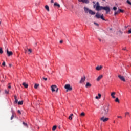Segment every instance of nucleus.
<instances>
[{
  "label": "nucleus",
  "mask_w": 131,
  "mask_h": 131,
  "mask_svg": "<svg viewBox=\"0 0 131 131\" xmlns=\"http://www.w3.org/2000/svg\"><path fill=\"white\" fill-rule=\"evenodd\" d=\"M94 8H96L95 10L96 11H101V10H104V11H106V14H109V13H110V7H109V6H100V3H99V2H97L96 3V4L94 5Z\"/></svg>",
  "instance_id": "obj_1"
},
{
  "label": "nucleus",
  "mask_w": 131,
  "mask_h": 131,
  "mask_svg": "<svg viewBox=\"0 0 131 131\" xmlns=\"http://www.w3.org/2000/svg\"><path fill=\"white\" fill-rule=\"evenodd\" d=\"M109 112V105H106L103 107V110L101 112V115H107Z\"/></svg>",
  "instance_id": "obj_2"
},
{
  "label": "nucleus",
  "mask_w": 131,
  "mask_h": 131,
  "mask_svg": "<svg viewBox=\"0 0 131 131\" xmlns=\"http://www.w3.org/2000/svg\"><path fill=\"white\" fill-rule=\"evenodd\" d=\"M65 89H67L66 92L72 91V87L70 86V84H66L64 86Z\"/></svg>",
  "instance_id": "obj_3"
},
{
  "label": "nucleus",
  "mask_w": 131,
  "mask_h": 131,
  "mask_svg": "<svg viewBox=\"0 0 131 131\" xmlns=\"http://www.w3.org/2000/svg\"><path fill=\"white\" fill-rule=\"evenodd\" d=\"M100 120L101 121H103V122H106L109 120V118H105L104 117H102L100 118Z\"/></svg>",
  "instance_id": "obj_4"
},
{
  "label": "nucleus",
  "mask_w": 131,
  "mask_h": 131,
  "mask_svg": "<svg viewBox=\"0 0 131 131\" xmlns=\"http://www.w3.org/2000/svg\"><path fill=\"white\" fill-rule=\"evenodd\" d=\"M118 77L119 78L120 80H122V81H124V82H125L126 80H125V78H124V77L121 76V75H119L118 76Z\"/></svg>",
  "instance_id": "obj_5"
},
{
  "label": "nucleus",
  "mask_w": 131,
  "mask_h": 131,
  "mask_svg": "<svg viewBox=\"0 0 131 131\" xmlns=\"http://www.w3.org/2000/svg\"><path fill=\"white\" fill-rule=\"evenodd\" d=\"M85 79H86V78L85 77V76H83L81 78L79 82V83H83L84 81H85Z\"/></svg>",
  "instance_id": "obj_6"
},
{
  "label": "nucleus",
  "mask_w": 131,
  "mask_h": 131,
  "mask_svg": "<svg viewBox=\"0 0 131 131\" xmlns=\"http://www.w3.org/2000/svg\"><path fill=\"white\" fill-rule=\"evenodd\" d=\"M78 2H80V3H83V4H89L90 3V1L89 0H78Z\"/></svg>",
  "instance_id": "obj_7"
},
{
  "label": "nucleus",
  "mask_w": 131,
  "mask_h": 131,
  "mask_svg": "<svg viewBox=\"0 0 131 131\" xmlns=\"http://www.w3.org/2000/svg\"><path fill=\"white\" fill-rule=\"evenodd\" d=\"M56 89H57V86L56 85H52L51 86L52 92H56Z\"/></svg>",
  "instance_id": "obj_8"
},
{
  "label": "nucleus",
  "mask_w": 131,
  "mask_h": 131,
  "mask_svg": "<svg viewBox=\"0 0 131 131\" xmlns=\"http://www.w3.org/2000/svg\"><path fill=\"white\" fill-rule=\"evenodd\" d=\"M7 53L8 57H10V56H12L13 55V52L12 51H9V49H7Z\"/></svg>",
  "instance_id": "obj_9"
},
{
  "label": "nucleus",
  "mask_w": 131,
  "mask_h": 131,
  "mask_svg": "<svg viewBox=\"0 0 131 131\" xmlns=\"http://www.w3.org/2000/svg\"><path fill=\"white\" fill-rule=\"evenodd\" d=\"M102 78H103V75H100L98 77L96 80L97 81H100V80H101V79H102Z\"/></svg>",
  "instance_id": "obj_10"
},
{
  "label": "nucleus",
  "mask_w": 131,
  "mask_h": 131,
  "mask_svg": "<svg viewBox=\"0 0 131 131\" xmlns=\"http://www.w3.org/2000/svg\"><path fill=\"white\" fill-rule=\"evenodd\" d=\"M98 95V96H96L95 99H96V100H100V99H101L102 97V95L100 93H99Z\"/></svg>",
  "instance_id": "obj_11"
},
{
  "label": "nucleus",
  "mask_w": 131,
  "mask_h": 131,
  "mask_svg": "<svg viewBox=\"0 0 131 131\" xmlns=\"http://www.w3.org/2000/svg\"><path fill=\"white\" fill-rule=\"evenodd\" d=\"M116 94V93L115 92H112L111 94V97L113 98V99H115V95Z\"/></svg>",
  "instance_id": "obj_12"
},
{
  "label": "nucleus",
  "mask_w": 131,
  "mask_h": 131,
  "mask_svg": "<svg viewBox=\"0 0 131 131\" xmlns=\"http://www.w3.org/2000/svg\"><path fill=\"white\" fill-rule=\"evenodd\" d=\"M91 86H92V84H90V82H88L86 83L85 88H91Z\"/></svg>",
  "instance_id": "obj_13"
},
{
  "label": "nucleus",
  "mask_w": 131,
  "mask_h": 131,
  "mask_svg": "<svg viewBox=\"0 0 131 131\" xmlns=\"http://www.w3.org/2000/svg\"><path fill=\"white\" fill-rule=\"evenodd\" d=\"M89 14H90L91 15H95V14H96L95 12L91 10H89Z\"/></svg>",
  "instance_id": "obj_14"
},
{
  "label": "nucleus",
  "mask_w": 131,
  "mask_h": 131,
  "mask_svg": "<svg viewBox=\"0 0 131 131\" xmlns=\"http://www.w3.org/2000/svg\"><path fill=\"white\" fill-rule=\"evenodd\" d=\"M95 17L97 19H100V18H101V15H100L99 13H96V14L95 15Z\"/></svg>",
  "instance_id": "obj_15"
},
{
  "label": "nucleus",
  "mask_w": 131,
  "mask_h": 131,
  "mask_svg": "<svg viewBox=\"0 0 131 131\" xmlns=\"http://www.w3.org/2000/svg\"><path fill=\"white\" fill-rule=\"evenodd\" d=\"M103 68V67L100 66H97L96 68V70H101Z\"/></svg>",
  "instance_id": "obj_16"
},
{
  "label": "nucleus",
  "mask_w": 131,
  "mask_h": 131,
  "mask_svg": "<svg viewBox=\"0 0 131 131\" xmlns=\"http://www.w3.org/2000/svg\"><path fill=\"white\" fill-rule=\"evenodd\" d=\"M54 7H58V8H60V4H58L56 2L54 4Z\"/></svg>",
  "instance_id": "obj_17"
},
{
  "label": "nucleus",
  "mask_w": 131,
  "mask_h": 131,
  "mask_svg": "<svg viewBox=\"0 0 131 131\" xmlns=\"http://www.w3.org/2000/svg\"><path fill=\"white\" fill-rule=\"evenodd\" d=\"M45 9L47 10V11H48V12H50V7H49V6L46 5Z\"/></svg>",
  "instance_id": "obj_18"
},
{
  "label": "nucleus",
  "mask_w": 131,
  "mask_h": 131,
  "mask_svg": "<svg viewBox=\"0 0 131 131\" xmlns=\"http://www.w3.org/2000/svg\"><path fill=\"white\" fill-rule=\"evenodd\" d=\"M23 85L24 86V88H25L26 89H27V88H28V85L26 83H25V82L23 83Z\"/></svg>",
  "instance_id": "obj_19"
},
{
  "label": "nucleus",
  "mask_w": 131,
  "mask_h": 131,
  "mask_svg": "<svg viewBox=\"0 0 131 131\" xmlns=\"http://www.w3.org/2000/svg\"><path fill=\"white\" fill-rule=\"evenodd\" d=\"M72 116H73V114H71L69 116V120H72Z\"/></svg>",
  "instance_id": "obj_20"
},
{
  "label": "nucleus",
  "mask_w": 131,
  "mask_h": 131,
  "mask_svg": "<svg viewBox=\"0 0 131 131\" xmlns=\"http://www.w3.org/2000/svg\"><path fill=\"white\" fill-rule=\"evenodd\" d=\"M84 11L85 12V13H88L89 12V11H90V10H89V8H86V7H84Z\"/></svg>",
  "instance_id": "obj_21"
},
{
  "label": "nucleus",
  "mask_w": 131,
  "mask_h": 131,
  "mask_svg": "<svg viewBox=\"0 0 131 131\" xmlns=\"http://www.w3.org/2000/svg\"><path fill=\"white\" fill-rule=\"evenodd\" d=\"M5 94L6 95H9L10 93L9 92V90H5Z\"/></svg>",
  "instance_id": "obj_22"
},
{
  "label": "nucleus",
  "mask_w": 131,
  "mask_h": 131,
  "mask_svg": "<svg viewBox=\"0 0 131 131\" xmlns=\"http://www.w3.org/2000/svg\"><path fill=\"white\" fill-rule=\"evenodd\" d=\"M100 18L103 20V21H106V19L104 18V15L102 14L101 16H100Z\"/></svg>",
  "instance_id": "obj_23"
},
{
  "label": "nucleus",
  "mask_w": 131,
  "mask_h": 131,
  "mask_svg": "<svg viewBox=\"0 0 131 131\" xmlns=\"http://www.w3.org/2000/svg\"><path fill=\"white\" fill-rule=\"evenodd\" d=\"M38 86H39V84H35V85H34V88L35 89H37L38 88Z\"/></svg>",
  "instance_id": "obj_24"
},
{
  "label": "nucleus",
  "mask_w": 131,
  "mask_h": 131,
  "mask_svg": "<svg viewBox=\"0 0 131 131\" xmlns=\"http://www.w3.org/2000/svg\"><path fill=\"white\" fill-rule=\"evenodd\" d=\"M18 105H23V101H20L18 102Z\"/></svg>",
  "instance_id": "obj_25"
},
{
  "label": "nucleus",
  "mask_w": 131,
  "mask_h": 131,
  "mask_svg": "<svg viewBox=\"0 0 131 131\" xmlns=\"http://www.w3.org/2000/svg\"><path fill=\"white\" fill-rule=\"evenodd\" d=\"M56 128H57V126H54L52 128V130L55 131L56 130Z\"/></svg>",
  "instance_id": "obj_26"
},
{
  "label": "nucleus",
  "mask_w": 131,
  "mask_h": 131,
  "mask_svg": "<svg viewBox=\"0 0 131 131\" xmlns=\"http://www.w3.org/2000/svg\"><path fill=\"white\" fill-rule=\"evenodd\" d=\"M118 14H119V11H116L114 13V15L116 16Z\"/></svg>",
  "instance_id": "obj_27"
},
{
  "label": "nucleus",
  "mask_w": 131,
  "mask_h": 131,
  "mask_svg": "<svg viewBox=\"0 0 131 131\" xmlns=\"http://www.w3.org/2000/svg\"><path fill=\"white\" fill-rule=\"evenodd\" d=\"M115 101L117 103H119V99H118V98H116V99L115 100Z\"/></svg>",
  "instance_id": "obj_28"
},
{
  "label": "nucleus",
  "mask_w": 131,
  "mask_h": 131,
  "mask_svg": "<svg viewBox=\"0 0 131 131\" xmlns=\"http://www.w3.org/2000/svg\"><path fill=\"white\" fill-rule=\"evenodd\" d=\"M119 13H123V12H124V11L122 9H119Z\"/></svg>",
  "instance_id": "obj_29"
},
{
  "label": "nucleus",
  "mask_w": 131,
  "mask_h": 131,
  "mask_svg": "<svg viewBox=\"0 0 131 131\" xmlns=\"http://www.w3.org/2000/svg\"><path fill=\"white\" fill-rule=\"evenodd\" d=\"M85 116V114L84 113V112H82L80 114V116Z\"/></svg>",
  "instance_id": "obj_30"
},
{
  "label": "nucleus",
  "mask_w": 131,
  "mask_h": 131,
  "mask_svg": "<svg viewBox=\"0 0 131 131\" xmlns=\"http://www.w3.org/2000/svg\"><path fill=\"white\" fill-rule=\"evenodd\" d=\"M28 51L29 52V54H31V53H32V50L31 49H28Z\"/></svg>",
  "instance_id": "obj_31"
},
{
  "label": "nucleus",
  "mask_w": 131,
  "mask_h": 131,
  "mask_svg": "<svg viewBox=\"0 0 131 131\" xmlns=\"http://www.w3.org/2000/svg\"><path fill=\"white\" fill-rule=\"evenodd\" d=\"M127 3L128 4V5H130L131 6V2L129 1V0H127Z\"/></svg>",
  "instance_id": "obj_32"
},
{
  "label": "nucleus",
  "mask_w": 131,
  "mask_h": 131,
  "mask_svg": "<svg viewBox=\"0 0 131 131\" xmlns=\"http://www.w3.org/2000/svg\"><path fill=\"white\" fill-rule=\"evenodd\" d=\"M14 103L15 104H17V103H18V99H15Z\"/></svg>",
  "instance_id": "obj_33"
},
{
  "label": "nucleus",
  "mask_w": 131,
  "mask_h": 131,
  "mask_svg": "<svg viewBox=\"0 0 131 131\" xmlns=\"http://www.w3.org/2000/svg\"><path fill=\"white\" fill-rule=\"evenodd\" d=\"M126 115H128L129 116V112H126L125 113V116H126Z\"/></svg>",
  "instance_id": "obj_34"
},
{
  "label": "nucleus",
  "mask_w": 131,
  "mask_h": 131,
  "mask_svg": "<svg viewBox=\"0 0 131 131\" xmlns=\"http://www.w3.org/2000/svg\"><path fill=\"white\" fill-rule=\"evenodd\" d=\"M42 78H43V79L44 80H45V81H47L48 80V78H46V77H43Z\"/></svg>",
  "instance_id": "obj_35"
},
{
  "label": "nucleus",
  "mask_w": 131,
  "mask_h": 131,
  "mask_svg": "<svg viewBox=\"0 0 131 131\" xmlns=\"http://www.w3.org/2000/svg\"><path fill=\"white\" fill-rule=\"evenodd\" d=\"M113 9L114 11H116L117 10V8L116 7H114Z\"/></svg>",
  "instance_id": "obj_36"
},
{
  "label": "nucleus",
  "mask_w": 131,
  "mask_h": 131,
  "mask_svg": "<svg viewBox=\"0 0 131 131\" xmlns=\"http://www.w3.org/2000/svg\"><path fill=\"white\" fill-rule=\"evenodd\" d=\"M23 124H24L25 125V126H27V123H26L24 122H23Z\"/></svg>",
  "instance_id": "obj_37"
},
{
  "label": "nucleus",
  "mask_w": 131,
  "mask_h": 131,
  "mask_svg": "<svg viewBox=\"0 0 131 131\" xmlns=\"http://www.w3.org/2000/svg\"><path fill=\"white\" fill-rule=\"evenodd\" d=\"M94 24H95V25H96V26H99V24H98V23H97L96 22H94Z\"/></svg>",
  "instance_id": "obj_38"
},
{
  "label": "nucleus",
  "mask_w": 131,
  "mask_h": 131,
  "mask_svg": "<svg viewBox=\"0 0 131 131\" xmlns=\"http://www.w3.org/2000/svg\"><path fill=\"white\" fill-rule=\"evenodd\" d=\"M2 66H6V62L5 61L3 62V63H2Z\"/></svg>",
  "instance_id": "obj_39"
},
{
  "label": "nucleus",
  "mask_w": 131,
  "mask_h": 131,
  "mask_svg": "<svg viewBox=\"0 0 131 131\" xmlns=\"http://www.w3.org/2000/svg\"><path fill=\"white\" fill-rule=\"evenodd\" d=\"M17 112H18V114H21V111H20V110H18L17 111Z\"/></svg>",
  "instance_id": "obj_40"
},
{
  "label": "nucleus",
  "mask_w": 131,
  "mask_h": 131,
  "mask_svg": "<svg viewBox=\"0 0 131 131\" xmlns=\"http://www.w3.org/2000/svg\"><path fill=\"white\" fill-rule=\"evenodd\" d=\"M128 33H129V34H130V33H131V29L128 30Z\"/></svg>",
  "instance_id": "obj_41"
},
{
  "label": "nucleus",
  "mask_w": 131,
  "mask_h": 131,
  "mask_svg": "<svg viewBox=\"0 0 131 131\" xmlns=\"http://www.w3.org/2000/svg\"><path fill=\"white\" fill-rule=\"evenodd\" d=\"M14 118V115H12L11 117V120H12Z\"/></svg>",
  "instance_id": "obj_42"
},
{
  "label": "nucleus",
  "mask_w": 131,
  "mask_h": 131,
  "mask_svg": "<svg viewBox=\"0 0 131 131\" xmlns=\"http://www.w3.org/2000/svg\"><path fill=\"white\" fill-rule=\"evenodd\" d=\"M118 118H122V117H121V116H117Z\"/></svg>",
  "instance_id": "obj_43"
},
{
  "label": "nucleus",
  "mask_w": 131,
  "mask_h": 131,
  "mask_svg": "<svg viewBox=\"0 0 131 131\" xmlns=\"http://www.w3.org/2000/svg\"><path fill=\"white\" fill-rule=\"evenodd\" d=\"M3 50L2 49V48H1V54H3Z\"/></svg>",
  "instance_id": "obj_44"
},
{
  "label": "nucleus",
  "mask_w": 131,
  "mask_h": 131,
  "mask_svg": "<svg viewBox=\"0 0 131 131\" xmlns=\"http://www.w3.org/2000/svg\"><path fill=\"white\" fill-rule=\"evenodd\" d=\"M14 99H15V100L17 99V96L16 95H14Z\"/></svg>",
  "instance_id": "obj_45"
},
{
  "label": "nucleus",
  "mask_w": 131,
  "mask_h": 131,
  "mask_svg": "<svg viewBox=\"0 0 131 131\" xmlns=\"http://www.w3.org/2000/svg\"><path fill=\"white\" fill-rule=\"evenodd\" d=\"M51 4H53V3H54V0H51Z\"/></svg>",
  "instance_id": "obj_46"
},
{
  "label": "nucleus",
  "mask_w": 131,
  "mask_h": 131,
  "mask_svg": "<svg viewBox=\"0 0 131 131\" xmlns=\"http://www.w3.org/2000/svg\"><path fill=\"white\" fill-rule=\"evenodd\" d=\"M60 43H63V40H60Z\"/></svg>",
  "instance_id": "obj_47"
},
{
  "label": "nucleus",
  "mask_w": 131,
  "mask_h": 131,
  "mask_svg": "<svg viewBox=\"0 0 131 131\" xmlns=\"http://www.w3.org/2000/svg\"><path fill=\"white\" fill-rule=\"evenodd\" d=\"M56 92H58V90H59V89L56 87Z\"/></svg>",
  "instance_id": "obj_48"
},
{
  "label": "nucleus",
  "mask_w": 131,
  "mask_h": 131,
  "mask_svg": "<svg viewBox=\"0 0 131 131\" xmlns=\"http://www.w3.org/2000/svg\"><path fill=\"white\" fill-rule=\"evenodd\" d=\"M123 50H124V51H125L126 50V48H123Z\"/></svg>",
  "instance_id": "obj_49"
},
{
  "label": "nucleus",
  "mask_w": 131,
  "mask_h": 131,
  "mask_svg": "<svg viewBox=\"0 0 131 131\" xmlns=\"http://www.w3.org/2000/svg\"><path fill=\"white\" fill-rule=\"evenodd\" d=\"M10 67H12V64H9Z\"/></svg>",
  "instance_id": "obj_50"
},
{
  "label": "nucleus",
  "mask_w": 131,
  "mask_h": 131,
  "mask_svg": "<svg viewBox=\"0 0 131 131\" xmlns=\"http://www.w3.org/2000/svg\"><path fill=\"white\" fill-rule=\"evenodd\" d=\"M9 89H11V85L8 86Z\"/></svg>",
  "instance_id": "obj_51"
},
{
  "label": "nucleus",
  "mask_w": 131,
  "mask_h": 131,
  "mask_svg": "<svg viewBox=\"0 0 131 131\" xmlns=\"http://www.w3.org/2000/svg\"><path fill=\"white\" fill-rule=\"evenodd\" d=\"M93 4H96V2L94 1H93Z\"/></svg>",
  "instance_id": "obj_52"
},
{
  "label": "nucleus",
  "mask_w": 131,
  "mask_h": 131,
  "mask_svg": "<svg viewBox=\"0 0 131 131\" xmlns=\"http://www.w3.org/2000/svg\"><path fill=\"white\" fill-rule=\"evenodd\" d=\"M1 82H4V80L1 81Z\"/></svg>",
  "instance_id": "obj_53"
},
{
  "label": "nucleus",
  "mask_w": 131,
  "mask_h": 131,
  "mask_svg": "<svg viewBox=\"0 0 131 131\" xmlns=\"http://www.w3.org/2000/svg\"><path fill=\"white\" fill-rule=\"evenodd\" d=\"M99 40L100 41H101V39H99Z\"/></svg>",
  "instance_id": "obj_54"
},
{
  "label": "nucleus",
  "mask_w": 131,
  "mask_h": 131,
  "mask_svg": "<svg viewBox=\"0 0 131 131\" xmlns=\"http://www.w3.org/2000/svg\"><path fill=\"white\" fill-rule=\"evenodd\" d=\"M114 123H115V121H114Z\"/></svg>",
  "instance_id": "obj_55"
},
{
  "label": "nucleus",
  "mask_w": 131,
  "mask_h": 131,
  "mask_svg": "<svg viewBox=\"0 0 131 131\" xmlns=\"http://www.w3.org/2000/svg\"><path fill=\"white\" fill-rule=\"evenodd\" d=\"M35 45H36H36H37V43H36Z\"/></svg>",
  "instance_id": "obj_56"
},
{
  "label": "nucleus",
  "mask_w": 131,
  "mask_h": 131,
  "mask_svg": "<svg viewBox=\"0 0 131 131\" xmlns=\"http://www.w3.org/2000/svg\"><path fill=\"white\" fill-rule=\"evenodd\" d=\"M0 53H1V48H0Z\"/></svg>",
  "instance_id": "obj_57"
}]
</instances>
